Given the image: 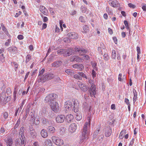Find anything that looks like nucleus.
<instances>
[{"label":"nucleus","instance_id":"1","mask_svg":"<svg viewBox=\"0 0 146 146\" xmlns=\"http://www.w3.org/2000/svg\"><path fill=\"white\" fill-rule=\"evenodd\" d=\"M74 51L76 52H78L79 55L84 56L85 58V59H89L90 57L88 55L83 54L87 53L88 51L86 49L83 48H80L79 46H76L74 48Z\"/></svg>","mask_w":146,"mask_h":146},{"label":"nucleus","instance_id":"2","mask_svg":"<svg viewBox=\"0 0 146 146\" xmlns=\"http://www.w3.org/2000/svg\"><path fill=\"white\" fill-rule=\"evenodd\" d=\"M57 98V96L55 94H50L45 98V101L46 103L50 104L55 102V100Z\"/></svg>","mask_w":146,"mask_h":146},{"label":"nucleus","instance_id":"3","mask_svg":"<svg viewBox=\"0 0 146 146\" xmlns=\"http://www.w3.org/2000/svg\"><path fill=\"white\" fill-rule=\"evenodd\" d=\"M54 76L52 74H45L44 75H43L42 76L40 77L39 79H38V82H41L43 81H45L47 80L51 79L54 78Z\"/></svg>","mask_w":146,"mask_h":146},{"label":"nucleus","instance_id":"4","mask_svg":"<svg viewBox=\"0 0 146 146\" xmlns=\"http://www.w3.org/2000/svg\"><path fill=\"white\" fill-rule=\"evenodd\" d=\"M73 106V104L71 101H67L64 104V112L66 113L68 112L70 110H72Z\"/></svg>","mask_w":146,"mask_h":146},{"label":"nucleus","instance_id":"5","mask_svg":"<svg viewBox=\"0 0 146 146\" xmlns=\"http://www.w3.org/2000/svg\"><path fill=\"white\" fill-rule=\"evenodd\" d=\"M51 139L53 142L56 145H61L64 143L63 140L57 137L52 136Z\"/></svg>","mask_w":146,"mask_h":146},{"label":"nucleus","instance_id":"6","mask_svg":"<svg viewBox=\"0 0 146 146\" xmlns=\"http://www.w3.org/2000/svg\"><path fill=\"white\" fill-rule=\"evenodd\" d=\"M26 139L21 138L17 139L15 141V146H25L26 144Z\"/></svg>","mask_w":146,"mask_h":146},{"label":"nucleus","instance_id":"7","mask_svg":"<svg viewBox=\"0 0 146 146\" xmlns=\"http://www.w3.org/2000/svg\"><path fill=\"white\" fill-rule=\"evenodd\" d=\"M51 109L55 112H58L59 109V106L58 104L56 102H54L50 104Z\"/></svg>","mask_w":146,"mask_h":146},{"label":"nucleus","instance_id":"8","mask_svg":"<svg viewBox=\"0 0 146 146\" xmlns=\"http://www.w3.org/2000/svg\"><path fill=\"white\" fill-rule=\"evenodd\" d=\"M88 122L85 123L83 129L82 133L84 134H87L88 127L90 125V117H88Z\"/></svg>","mask_w":146,"mask_h":146},{"label":"nucleus","instance_id":"9","mask_svg":"<svg viewBox=\"0 0 146 146\" xmlns=\"http://www.w3.org/2000/svg\"><path fill=\"white\" fill-rule=\"evenodd\" d=\"M74 106L72 110L75 112H78L80 108L79 104L78 101L75 100L73 102Z\"/></svg>","mask_w":146,"mask_h":146},{"label":"nucleus","instance_id":"10","mask_svg":"<svg viewBox=\"0 0 146 146\" xmlns=\"http://www.w3.org/2000/svg\"><path fill=\"white\" fill-rule=\"evenodd\" d=\"M96 86L94 85H92L91 86V88L89 90V92L91 96H94L95 97L94 95L96 94Z\"/></svg>","mask_w":146,"mask_h":146},{"label":"nucleus","instance_id":"11","mask_svg":"<svg viewBox=\"0 0 146 146\" xmlns=\"http://www.w3.org/2000/svg\"><path fill=\"white\" fill-rule=\"evenodd\" d=\"M77 128V125L75 123H72L71 124L68 129L69 132L71 133H73L75 131Z\"/></svg>","mask_w":146,"mask_h":146},{"label":"nucleus","instance_id":"12","mask_svg":"<svg viewBox=\"0 0 146 146\" xmlns=\"http://www.w3.org/2000/svg\"><path fill=\"white\" fill-rule=\"evenodd\" d=\"M65 119V116L63 115H59L56 117V120L57 122L62 123L64 122Z\"/></svg>","mask_w":146,"mask_h":146},{"label":"nucleus","instance_id":"13","mask_svg":"<svg viewBox=\"0 0 146 146\" xmlns=\"http://www.w3.org/2000/svg\"><path fill=\"white\" fill-rule=\"evenodd\" d=\"M71 60L72 61H75L78 62H81L83 60V59L80 58L78 56H74L71 57Z\"/></svg>","mask_w":146,"mask_h":146},{"label":"nucleus","instance_id":"14","mask_svg":"<svg viewBox=\"0 0 146 146\" xmlns=\"http://www.w3.org/2000/svg\"><path fill=\"white\" fill-rule=\"evenodd\" d=\"M65 52H64V56H67L72 54L73 52V50L72 48H69L67 49H65Z\"/></svg>","mask_w":146,"mask_h":146},{"label":"nucleus","instance_id":"15","mask_svg":"<svg viewBox=\"0 0 146 146\" xmlns=\"http://www.w3.org/2000/svg\"><path fill=\"white\" fill-rule=\"evenodd\" d=\"M39 10L44 15H47L48 14V11L43 6H40V7Z\"/></svg>","mask_w":146,"mask_h":146},{"label":"nucleus","instance_id":"16","mask_svg":"<svg viewBox=\"0 0 146 146\" xmlns=\"http://www.w3.org/2000/svg\"><path fill=\"white\" fill-rule=\"evenodd\" d=\"M68 35L69 37L73 39H76L78 37V35L76 33L74 32L69 33Z\"/></svg>","mask_w":146,"mask_h":146},{"label":"nucleus","instance_id":"17","mask_svg":"<svg viewBox=\"0 0 146 146\" xmlns=\"http://www.w3.org/2000/svg\"><path fill=\"white\" fill-rule=\"evenodd\" d=\"M73 116L70 114L67 115L65 119L66 121L68 123L71 122L73 119Z\"/></svg>","mask_w":146,"mask_h":146},{"label":"nucleus","instance_id":"18","mask_svg":"<svg viewBox=\"0 0 146 146\" xmlns=\"http://www.w3.org/2000/svg\"><path fill=\"white\" fill-rule=\"evenodd\" d=\"M24 127H22L21 128L19 133V135L21 136V137L20 138H21L22 139H26L24 135Z\"/></svg>","mask_w":146,"mask_h":146},{"label":"nucleus","instance_id":"19","mask_svg":"<svg viewBox=\"0 0 146 146\" xmlns=\"http://www.w3.org/2000/svg\"><path fill=\"white\" fill-rule=\"evenodd\" d=\"M106 132L105 133V135L106 137H109L111 134L112 131L110 127H107L106 129Z\"/></svg>","mask_w":146,"mask_h":146},{"label":"nucleus","instance_id":"20","mask_svg":"<svg viewBox=\"0 0 146 146\" xmlns=\"http://www.w3.org/2000/svg\"><path fill=\"white\" fill-rule=\"evenodd\" d=\"M62 62V61L59 60L54 62L52 64V66L57 67L61 65Z\"/></svg>","mask_w":146,"mask_h":146},{"label":"nucleus","instance_id":"21","mask_svg":"<svg viewBox=\"0 0 146 146\" xmlns=\"http://www.w3.org/2000/svg\"><path fill=\"white\" fill-rule=\"evenodd\" d=\"M7 146H12L13 143L12 138H8L5 141Z\"/></svg>","mask_w":146,"mask_h":146},{"label":"nucleus","instance_id":"22","mask_svg":"<svg viewBox=\"0 0 146 146\" xmlns=\"http://www.w3.org/2000/svg\"><path fill=\"white\" fill-rule=\"evenodd\" d=\"M47 129L48 132L50 133H53L55 131V128L52 126H48Z\"/></svg>","mask_w":146,"mask_h":146},{"label":"nucleus","instance_id":"23","mask_svg":"<svg viewBox=\"0 0 146 146\" xmlns=\"http://www.w3.org/2000/svg\"><path fill=\"white\" fill-rule=\"evenodd\" d=\"M41 134L42 136L45 138L46 137L48 136V134L46 130L44 129H42L41 131Z\"/></svg>","mask_w":146,"mask_h":146},{"label":"nucleus","instance_id":"24","mask_svg":"<svg viewBox=\"0 0 146 146\" xmlns=\"http://www.w3.org/2000/svg\"><path fill=\"white\" fill-rule=\"evenodd\" d=\"M87 137V134H84L82 133V135L80 137V140L79 143H81L83 142L84 140L86 139Z\"/></svg>","mask_w":146,"mask_h":146},{"label":"nucleus","instance_id":"25","mask_svg":"<svg viewBox=\"0 0 146 146\" xmlns=\"http://www.w3.org/2000/svg\"><path fill=\"white\" fill-rule=\"evenodd\" d=\"M110 4L114 7H117L119 6V3L117 2L112 1L109 3Z\"/></svg>","mask_w":146,"mask_h":146},{"label":"nucleus","instance_id":"26","mask_svg":"<svg viewBox=\"0 0 146 146\" xmlns=\"http://www.w3.org/2000/svg\"><path fill=\"white\" fill-rule=\"evenodd\" d=\"M17 48L15 46L10 47L8 48V50L11 53L17 51Z\"/></svg>","mask_w":146,"mask_h":146},{"label":"nucleus","instance_id":"27","mask_svg":"<svg viewBox=\"0 0 146 146\" xmlns=\"http://www.w3.org/2000/svg\"><path fill=\"white\" fill-rule=\"evenodd\" d=\"M79 86L81 90L83 92H85L87 91V88L84 84L80 83L79 84Z\"/></svg>","mask_w":146,"mask_h":146},{"label":"nucleus","instance_id":"28","mask_svg":"<svg viewBox=\"0 0 146 146\" xmlns=\"http://www.w3.org/2000/svg\"><path fill=\"white\" fill-rule=\"evenodd\" d=\"M44 145L45 146H52V143L50 139H47L45 141Z\"/></svg>","mask_w":146,"mask_h":146},{"label":"nucleus","instance_id":"29","mask_svg":"<svg viewBox=\"0 0 146 146\" xmlns=\"http://www.w3.org/2000/svg\"><path fill=\"white\" fill-rule=\"evenodd\" d=\"M65 72L68 74L72 75L74 74V71L72 69H67L65 70Z\"/></svg>","mask_w":146,"mask_h":146},{"label":"nucleus","instance_id":"30","mask_svg":"<svg viewBox=\"0 0 146 146\" xmlns=\"http://www.w3.org/2000/svg\"><path fill=\"white\" fill-rule=\"evenodd\" d=\"M30 134L31 136L33 138L36 137V133L35 129H32L30 130Z\"/></svg>","mask_w":146,"mask_h":146},{"label":"nucleus","instance_id":"31","mask_svg":"<svg viewBox=\"0 0 146 146\" xmlns=\"http://www.w3.org/2000/svg\"><path fill=\"white\" fill-rule=\"evenodd\" d=\"M101 127L100 126H98L97 128V130L94 132L93 134V137L95 138L96 137V136L99 133L100 131Z\"/></svg>","mask_w":146,"mask_h":146},{"label":"nucleus","instance_id":"32","mask_svg":"<svg viewBox=\"0 0 146 146\" xmlns=\"http://www.w3.org/2000/svg\"><path fill=\"white\" fill-rule=\"evenodd\" d=\"M77 70L80 71H82L84 68V65L78 63Z\"/></svg>","mask_w":146,"mask_h":146},{"label":"nucleus","instance_id":"33","mask_svg":"<svg viewBox=\"0 0 146 146\" xmlns=\"http://www.w3.org/2000/svg\"><path fill=\"white\" fill-rule=\"evenodd\" d=\"M126 131L125 130H122L120 133L119 136V137L120 139H122L123 138L124 135L126 133Z\"/></svg>","mask_w":146,"mask_h":146},{"label":"nucleus","instance_id":"34","mask_svg":"<svg viewBox=\"0 0 146 146\" xmlns=\"http://www.w3.org/2000/svg\"><path fill=\"white\" fill-rule=\"evenodd\" d=\"M10 99L11 97L9 96H7L6 98L5 97L3 100V105L5 104L7 102L9 101L10 100Z\"/></svg>","mask_w":146,"mask_h":146},{"label":"nucleus","instance_id":"35","mask_svg":"<svg viewBox=\"0 0 146 146\" xmlns=\"http://www.w3.org/2000/svg\"><path fill=\"white\" fill-rule=\"evenodd\" d=\"M78 74H79L80 76L81 77L84 78H86V79H87L88 78L87 77L86 75L84 73L82 72H78L77 73Z\"/></svg>","mask_w":146,"mask_h":146},{"label":"nucleus","instance_id":"36","mask_svg":"<svg viewBox=\"0 0 146 146\" xmlns=\"http://www.w3.org/2000/svg\"><path fill=\"white\" fill-rule=\"evenodd\" d=\"M44 71L45 69L44 68H42V70L40 71L39 74L38 76V79H39L40 77L42 76H42V75L44 73Z\"/></svg>","mask_w":146,"mask_h":146},{"label":"nucleus","instance_id":"37","mask_svg":"<svg viewBox=\"0 0 146 146\" xmlns=\"http://www.w3.org/2000/svg\"><path fill=\"white\" fill-rule=\"evenodd\" d=\"M31 58V57L30 55L28 54L26 56L25 62L27 63Z\"/></svg>","mask_w":146,"mask_h":146},{"label":"nucleus","instance_id":"38","mask_svg":"<svg viewBox=\"0 0 146 146\" xmlns=\"http://www.w3.org/2000/svg\"><path fill=\"white\" fill-rule=\"evenodd\" d=\"M112 57L113 59H115L116 57V54L115 52V51L114 50H112V54H111Z\"/></svg>","mask_w":146,"mask_h":146},{"label":"nucleus","instance_id":"39","mask_svg":"<svg viewBox=\"0 0 146 146\" xmlns=\"http://www.w3.org/2000/svg\"><path fill=\"white\" fill-rule=\"evenodd\" d=\"M65 49H61L58 50L57 51V53L59 54H62L64 56V52H65Z\"/></svg>","mask_w":146,"mask_h":146},{"label":"nucleus","instance_id":"40","mask_svg":"<svg viewBox=\"0 0 146 146\" xmlns=\"http://www.w3.org/2000/svg\"><path fill=\"white\" fill-rule=\"evenodd\" d=\"M5 58L3 54H0V61L2 62H3L5 61Z\"/></svg>","mask_w":146,"mask_h":146},{"label":"nucleus","instance_id":"41","mask_svg":"<svg viewBox=\"0 0 146 146\" xmlns=\"http://www.w3.org/2000/svg\"><path fill=\"white\" fill-rule=\"evenodd\" d=\"M79 74H75L74 75L73 77L76 79L81 80H82V78Z\"/></svg>","mask_w":146,"mask_h":146},{"label":"nucleus","instance_id":"42","mask_svg":"<svg viewBox=\"0 0 146 146\" xmlns=\"http://www.w3.org/2000/svg\"><path fill=\"white\" fill-rule=\"evenodd\" d=\"M29 108H28V109L26 110V111H25L26 114L25 115V116L24 117H23L24 120H25L26 119V118L27 116L29 114Z\"/></svg>","mask_w":146,"mask_h":146},{"label":"nucleus","instance_id":"43","mask_svg":"<svg viewBox=\"0 0 146 146\" xmlns=\"http://www.w3.org/2000/svg\"><path fill=\"white\" fill-rule=\"evenodd\" d=\"M76 118L77 120H80L81 119V115L79 113V114L77 113L76 115Z\"/></svg>","mask_w":146,"mask_h":146},{"label":"nucleus","instance_id":"44","mask_svg":"<svg viewBox=\"0 0 146 146\" xmlns=\"http://www.w3.org/2000/svg\"><path fill=\"white\" fill-rule=\"evenodd\" d=\"M42 121L44 124H46L48 122V120L46 118H43L42 119Z\"/></svg>","mask_w":146,"mask_h":146},{"label":"nucleus","instance_id":"45","mask_svg":"<svg viewBox=\"0 0 146 146\" xmlns=\"http://www.w3.org/2000/svg\"><path fill=\"white\" fill-rule=\"evenodd\" d=\"M83 30L85 33H87L88 30V27L86 25H85L83 27Z\"/></svg>","mask_w":146,"mask_h":146},{"label":"nucleus","instance_id":"46","mask_svg":"<svg viewBox=\"0 0 146 146\" xmlns=\"http://www.w3.org/2000/svg\"><path fill=\"white\" fill-rule=\"evenodd\" d=\"M79 21L81 22L84 23H86V21H85V19H84L82 16H80L79 18Z\"/></svg>","mask_w":146,"mask_h":146},{"label":"nucleus","instance_id":"47","mask_svg":"<svg viewBox=\"0 0 146 146\" xmlns=\"http://www.w3.org/2000/svg\"><path fill=\"white\" fill-rule=\"evenodd\" d=\"M4 97L2 96H1L0 97V104H1L3 105V100H4Z\"/></svg>","mask_w":146,"mask_h":146},{"label":"nucleus","instance_id":"48","mask_svg":"<svg viewBox=\"0 0 146 146\" xmlns=\"http://www.w3.org/2000/svg\"><path fill=\"white\" fill-rule=\"evenodd\" d=\"M104 59L106 60H108L109 59V57L108 55L106 54H105L104 55Z\"/></svg>","mask_w":146,"mask_h":146},{"label":"nucleus","instance_id":"49","mask_svg":"<svg viewBox=\"0 0 146 146\" xmlns=\"http://www.w3.org/2000/svg\"><path fill=\"white\" fill-rule=\"evenodd\" d=\"M11 92V90L10 88H7L6 90V93L7 94H9Z\"/></svg>","mask_w":146,"mask_h":146},{"label":"nucleus","instance_id":"50","mask_svg":"<svg viewBox=\"0 0 146 146\" xmlns=\"http://www.w3.org/2000/svg\"><path fill=\"white\" fill-rule=\"evenodd\" d=\"M35 120H35V122H34L33 124H35L36 125H38L40 123L39 119H38V118H37V119H36Z\"/></svg>","mask_w":146,"mask_h":146},{"label":"nucleus","instance_id":"51","mask_svg":"<svg viewBox=\"0 0 146 146\" xmlns=\"http://www.w3.org/2000/svg\"><path fill=\"white\" fill-rule=\"evenodd\" d=\"M3 115L5 119H6L8 117V114L7 112H5L3 114Z\"/></svg>","mask_w":146,"mask_h":146},{"label":"nucleus","instance_id":"52","mask_svg":"<svg viewBox=\"0 0 146 146\" xmlns=\"http://www.w3.org/2000/svg\"><path fill=\"white\" fill-rule=\"evenodd\" d=\"M5 131V130L4 129L3 127H1V133H0V134H1V135H2L3 134L4 132Z\"/></svg>","mask_w":146,"mask_h":146},{"label":"nucleus","instance_id":"53","mask_svg":"<svg viewBox=\"0 0 146 146\" xmlns=\"http://www.w3.org/2000/svg\"><path fill=\"white\" fill-rule=\"evenodd\" d=\"M64 22L62 20H60V21H59L60 25V27L61 29H62V30L63 29V28L62 27V24Z\"/></svg>","mask_w":146,"mask_h":146},{"label":"nucleus","instance_id":"54","mask_svg":"<svg viewBox=\"0 0 146 146\" xmlns=\"http://www.w3.org/2000/svg\"><path fill=\"white\" fill-rule=\"evenodd\" d=\"M128 5L130 7L132 8H134L135 7V6L134 5H133V4L131 3H129L128 4Z\"/></svg>","mask_w":146,"mask_h":146},{"label":"nucleus","instance_id":"55","mask_svg":"<svg viewBox=\"0 0 146 146\" xmlns=\"http://www.w3.org/2000/svg\"><path fill=\"white\" fill-rule=\"evenodd\" d=\"M70 39H69V38H66L64 39V41L65 42H67V43H69L70 42Z\"/></svg>","mask_w":146,"mask_h":146},{"label":"nucleus","instance_id":"56","mask_svg":"<svg viewBox=\"0 0 146 146\" xmlns=\"http://www.w3.org/2000/svg\"><path fill=\"white\" fill-rule=\"evenodd\" d=\"M11 63L12 64L13 63L14 64V66H15V69L16 68L17 69L18 68V65L16 63V62H12Z\"/></svg>","mask_w":146,"mask_h":146},{"label":"nucleus","instance_id":"57","mask_svg":"<svg viewBox=\"0 0 146 146\" xmlns=\"http://www.w3.org/2000/svg\"><path fill=\"white\" fill-rule=\"evenodd\" d=\"M125 102L127 105L130 104V103L129 102V100L127 98H125Z\"/></svg>","mask_w":146,"mask_h":146},{"label":"nucleus","instance_id":"58","mask_svg":"<svg viewBox=\"0 0 146 146\" xmlns=\"http://www.w3.org/2000/svg\"><path fill=\"white\" fill-rule=\"evenodd\" d=\"M17 38L21 40L23 39V35H19L17 36Z\"/></svg>","mask_w":146,"mask_h":146},{"label":"nucleus","instance_id":"59","mask_svg":"<svg viewBox=\"0 0 146 146\" xmlns=\"http://www.w3.org/2000/svg\"><path fill=\"white\" fill-rule=\"evenodd\" d=\"M1 26L2 27V29L4 32L6 31L7 30L6 28L5 27L3 24H2L1 25Z\"/></svg>","mask_w":146,"mask_h":146},{"label":"nucleus","instance_id":"60","mask_svg":"<svg viewBox=\"0 0 146 146\" xmlns=\"http://www.w3.org/2000/svg\"><path fill=\"white\" fill-rule=\"evenodd\" d=\"M92 76L93 78H94L95 77H96V72L94 70H93L92 71Z\"/></svg>","mask_w":146,"mask_h":146},{"label":"nucleus","instance_id":"61","mask_svg":"<svg viewBox=\"0 0 146 146\" xmlns=\"http://www.w3.org/2000/svg\"><path fill=\"white\" fill-rule=\"evenodd\" d=\"M34 119V117H33V118H31L30 119V121H31V122H32V123L33 124L34 122H35V119Z\"/></svg>","mask_w":146,"mask_h":146},{"label":"nucleus","instance_id":"62","mask_svg":"<svg viewBox=\"0 0 146 146\" xmlns=\"http://www.w3.org/2000/svg\"><path fill=\"white\" fill-rule=\"evenodd\" d=\"M137 54H139L140 53V48L139 46H137Z\"/></svg>","mask_w":146,"mask_h":146},{"label":"nucleus","instance_id":"63","mask_svg":"<svg viewBox=\"0 0 146 146\" xmlns=\"http://www.w3.org/2000/svg\"><path fill=\"white\" fill-rule=\"evenodd\" d=\"M42 111L43 113L45 114L46 113V109L45 108H43L42 109Z\"/></svg>","mask_w":146,"mask_h":146},{"label":"nucleus","instance_id":"64","mask_svg":"<svg viewBox=\"0 0 146 146\" xmlns=\"http://www.w3.org/2000/svg\"><path fill=\"white\" fill-rule=\"evenodd\" d=\"M34 146H40L39 143L38 141L35 142L33 144Z\"/></svg>","mask_w":146,"mask_h":146}]
</instances>
